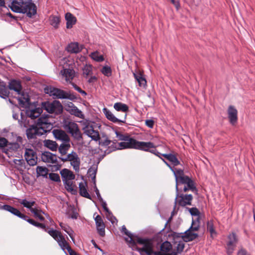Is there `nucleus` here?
Returning <instances> with one entry per match:
<instances>
[{
  "label": "nucleus",
  "instance_id": "4",
  "mask_svg": "<svg viewBox=\"0 0 255 255\" xmlns=\"http://www.w3.org/2000/svg\"><path fill=\"white\" fill-rule=\"evenodd\" d=\"M17 101L19 106L25 109V114L31 119H35L40 115L43 110L42 108L36 107L35 104H31L28 94H22Z\"/></svg>",
  "mask_w": 255,
  "mask_h": 255
},
{
  "label": "nucleus",
  "instance_id": "12",
  "mask_svg": "<svg viewBox=\"0 0 255 255\" xmlns=\"http://www.w3.org/2000/svg\"><path fill=\"white\" fill-rule=\"evenodd\" d=\"M136 149L149 152L155 155H157V153H159V152L155 149V146L154 143L150 141L144 142L137 140Z\"/></svg>",
  "mask_w": 255,
  "mask_h": 255
},
{
  "label": "nucleus",
  "instance_id": "34",
  "mask_svg": "<svg viewBox=\"0 0 255 255\" xmlns=\"http://www.w3.org/2000/svg\"><path fill=\"white\" fill-rule=\"evenodd\" d=\"M65 186V189L69 192H71L72 194H75L77 193V190L75 188L73 184V182L69 180H64L63 181Z\"/></svg>",
  "mask_w": 255,
  "mask_h": 255
},
{
  "label": "nucleus",
  "instance_id": "22",
  "mask_svg": "<svg viewBox=\"0 0 255 255\" xmlns=\"http://www.w3.org/2000/svg\"><path fill=\"white\" fill-rule=\"evenodd\" d=\"M228 118L230 123L234 125L237 122L238 112L237 110L233 106H230L228 110Z\"/></svg>",
  "mask_w": 255,
  "mask_h": 255
},
{
  "label": "nucleus",
  "instance_id": "14",
  "mask_svg": "<svg viewBox=\"0 0 255 255\" xmlns=\"http://www.w3.org/2000/svg\"><path fill=\"white\" fill-rule=\"evenodd\" d=\"M47 232L57 242L59 246L61 249L65 247V245H67V242L60 232L56 230L51 229L50 230L47 231Z\"/></svg>",
  "mask_w": 255,
  "mask_h": 255
},
{
  "label": "nucleus",
  "instance_id": "19",
  "mask_svg": "<svg viewBox=\"0 0 255 255\" xmlns=\"http://www.w3.org/2000/svg\"><path fill=\"white\" fill-rule=\"evenodd\" d=\"M67 108L66 109L67 111L69 112L71 115L81 119L84 118V115L82 111L75 106L73 103L69 102L67 104Z\"/></svg>",
  "mask_w": 255,
  "mask_h": 255
},
{
  "label": "nucleus",
  "instance_id": "46",
  "mask_svg": "<svg viewBox=\"0 0 255 255\" xmlns=\"http://www.w3.org/2000/svg\"><path fill=\"white\" fill-rule=\"evenodd\" d=\"M185 185L190 191L195 194H197L198 190L195 185L194 181L192 179L189 181Z\"/></svg>",
  "mask_w": 255,
  "mask_h": 255
},
{
  "label": "nucleus",
  "instance_id": "5",
  "mask_svg": "<svg viewBox=\"0 0 255 255\" xmlns=\"http://www.w3.org/2000/svg\"><path fill=\"white\" fill-rule=\"evenodd\" d=\"M114 108L117 111L124 112V115L121 117V119H118L109 109L104 108L103 111L107 119L114 123H125L127 116V113L128 111V107L125 104L117 102L114 104Z\"/></svg>",
  "mask_w": 255,
  "mask_h": 255
},
{
  "label": "nucleus",
  "instance_id": "41",
  "mask_svg": "<svg viewBox=\"0 0 255 255\" xmlns=\"http://www.w3.org/2000/svg\"><path fill=\"white\" fill-rule=\"evenodd\" d=\"M127 143L126 148L136 149L137 140L130 137H128L127 140H125Z\"/></svg>",
  "mask_w": 255,
  "mask_h": 255
},
{
  "label": "nucleus",
  "instance_id": "53",
  "mask_svg": "<svg viewBox=\"0 0 255 255\" xmlns=\"http://www.w3.org/2000/svg\"><path fill=\"white\" fill-rule=\"evenodd\" d=\"M192 216H199L200 212L198 209L196 207H193L191 208H186Z\"/></svg>",
  "mask_w": 255,
  "mask_h": 255
},
{
  "label": "nucleus",
  "instance_id": "38",
  "mask_svg": "<svg viewBox=\"0 0 255 255\" xmlns=\"http://www.w3.org/2000/svg\"><path fill=\"white\" fill-rule=\"evenodd\" d=\"M50 24L55 28H58L60 21V16L51 15L49 17Z\"/></svg>",
  "mask_w": 255,
  "mask_h": 255
},
{
  "label": "nucleus",
  "instance_id": "27",
  "mask_svg": "<svg viewBox=\"0 0 255 255\" xmlns=\"http://www.w3.org/2000/svg\"><path fill=\"white\" fill-rule=\"evenodd\" d=\"M65 18L66 20V27L68 29L72 28L77 21L76 17L70 12H67Z\"/></svg>",
  "mask_w": 255,
  "mask_h": 255
},
{
  "label": "nucleus",
  "instance_id": "58",
  "mask_svg": "<svg viewBox=\"0 0 255 255\" xmlns=\"http://www.w3.org/2000/svg\"><path fill=\"white\" fill-rule=\"evenodd\" d=\"M116 134L117 137L118 138V139L119 140H122V141L127 140V139L128 138V137H129L128 135H124V134L119 132L118 131H116Z\"/></svg>",
  "mask_w": 255,
  "mask_h": 255
},
{
  "label": "nucleus",
  "instance_id": "17",
  "mask_svg": "<svg viewBox=\"0 0 255 255\" xmlns=\"http://www.w3.org/2000/svg\"><path fill=\"white\" fill-rule=\"evenodd\" d=\"M8 89L10 90H13L16 92L18 95V98L22 94H27L23 92H21L22 89L21 84L19 81L16 80H11L9 81L8 85Z\"/></svg>",
  "mask_w": 255,
  "mask_h": 255
},
{
  "label": "nucleus",
  "instance_id": "25",
  "mask_svg": "<svg viewBox=\"0 0 255 255\" xmlns=\"http://www.w3.org/2000/svg\"><path fill=\"white\" fill-rule=\"evenodd\" d=\"M60 65L62 66L64 70L67 69L74 68L75 66L73 59L69 58H63L61 60Z\"/></svg>",
  "mask_w": 255,
  "mask_h": 255
},
{
  "label": "nucleus",
  "instance_id": "24",
  "mask_svg": "<svg viewBox=\"0 0 255 255\" xmlns=\"http://www.w3.org/2000/svg\"><path fill=\"white\" fill-rule=\"evenodd\" d=\"M122 232L128 237L129 239H126V241L129 243V245L131 247L134 248V249L135 250L137 247L136 246V243L138 244L137 243V239L136 240V241L132 239L131 234L126 229L125 225H123L122 227Z\"/></svg>",
  "mask_w": 255,
  "mask_h": 255
},
{
  "label": "nucleus",
  "instance_id": "8",
  "mask_svg": "<svg viewBox=\"0 0 255 255\" xmlns=\"http://www.w3.org/2000/svg\"><path fill=\"white\" fill-rule=\"evenodd\" d=\"M193 198L192 194L180 193L179 188L176 187V197L174 201V210L177 205L182 207H185L187 205H191Z\"/></svg>",
  "mask_w": 255,
  "mask_h": 255
},
{
  "label": "nucleus",
  "instance_id": "60",
  "mask_svg": "<svg viewBox=\"0 0 255 255\" xmlns=\"http://www.w3.org/2000/svg\"><path fill=\"white\" fill-rule=\"evenodd\" d=\"M72 85L75 90L77 91L79 93H81L83 96H86L87 95L86 92L85 91L82 90L77 85L75 84L74 83H72Z\"/></svg>",
  "mask_w": 255,
  "mask_h": 255
},
{
  "label": "nucleus",
  "instance_id": "29",
  "mask_svg": "<svg viewBox=\"0 0 255 255\" xmlns=\"http://www.w3.org/2000/svg\"><path fill=\"white\" fill-rule=\"evenodd\" d=\"M73 69L74 68L67 69L65 70L62 69L61 71V74L65 78L67 81H71L75 77V72Z\"/></svg>",
  "mask_w": 255,
  "mask_h": 255
},
{
  "label": "nucleus",
  "instance_id": "9",
  "mask_svg": "<svg viewBox=\"0 0 255 255\" xmlns=\"http://www.w3.org/2000/svg\"><path fill=\"white\" fill-rule=\"evenodd\" d=\"M41 106L42 109H43L50 114H59L63 111L62 105L58 101L44 102L42 103Z\"/></svg>",
  "mask_w": 255,
  "mask_h": 255
},
{
  "label": "nucleus",
  "instance_id": "16",
  "mask_svg": "<svg viewBox=\"0 0 255 255\" xmlns=\"http://www.w3.org/2000/svg\"><path fill=\"white\" fill-rule=\"evenodd\" d=\"M228 241L227 243V253L229 255H231L236 246L237 243V238L236 234L234 233L230 234L228 236Z\"/></svg>",
  "mask_w": 255,
  "mask_h": 255
},
{
  "label": "nucleus",
  "instance_id": "39",
  "mask_svg": "<svg viewBox=\"0 0 255 255\" xmlns=\"http://www.w3.org/2000/svg\"><path fill=\"white\" fill-rule=\"evenodd\" d=\"M36 171L37 176H41L43 177L47 178L48 169L46 167L38 166L36 167Z\"/></svg>",
  "mask_w": 255,
  "mask_h": 255
},
{
  "label": "nucleus",
  "instance_id": "57",
  "mask_svg": "<svg viewBox=\"0 0 255 255\" xmlns=\"http://www.w3.org/2000/svg\"><path fill=\"white\" fill-rule=\"evenodd\" d=\"M83 71L84 75L88 76L92 72V67L86 65L84 67Z\"/></svg>",
  "mask_w": 255,
  "mask_h": 255
},
{
  "label": "nucleus",
  "instance_id": "43",
  "mask_svg": "<svg viewBox=\"0 0 255 255\" xmlns=\"http://www.w3.org/2000/svg\"><path fill=\"white\" fill-rule=\"evenodd\" d=\"M18 202L22 205L24 207L28 209L29 210L32 206L35 204V201H28L26 199H18Z\"/></svg>",
  "mask_w": 255,
  "mask_h": 255
},
{
  "label": "nucleus",
  "instance_id": "13",
  "mask_svg": "<svg viewBox=\"0 0 255 255\" xmlns=\"http://www.w3.org/2000/svg\"><path fill=\"white\" fill-rule=\"evenodd\" d=\"M24 157L30 166H34L37 163L38 158L36 152L32 149L27 148L25 149Z\"/></svg>",
  "mask_w": 255,
  "mask_h": 255
},
{
  "label": "nucleus",
  "instance_id": "15",
  "mask_svg": "<svg viewBox=\"0 0 255 255\" xmlns=\"http://www.w3.org/2000/svg\"><path fill=\"white\" fill-rule=\"evenodd\" d=\"M52 133L54 137L62 142H70V138L66 132L61 129H54Z\"/></svg>",
  "mask_w": 255,
  "mask_h": 255
},
{
  "label": "nucleus",
  "instance_id": "21",
  "mask_svg": "<svg viewBox=\"0 0 255 255\" xmlns=\"http://www.w3.org/2000/svg\"><path fill=\"white\" fill-rule=\"evenodd\" d=\"M2 208L3 210H5L20 219H24L26 218L25 215L21 213L17 209L10 205L6 204L3 205Z\"/></svg>",
  "mask_w": 255,
  "mask_h": 255
},
{
  "label": "nucleus",
  "instance_id": "1",
  "mask_svg": "<svg viewBox=\"0 0 255 255\" xmlns=\"http://www.w3.org/2000/svg\"><path fill=\"white\" fill-rule=\"evenodd\" d=\"M155 240L153 238H137V243L142 247H136L137 251L140 255H177L175 251H172V245L168 241H165L160 245V251H154Z\"/></svg>",
  "mask_w": 255,
  "mask_h": 255
},
{
  "label": "nucleus",
  "instance_id": "56",
  "mask_svg": "<svg viewBox=\"0 0 255 255\" xmlns=\"http://www.w3.org/2000/svg\"><path fill=\"white\" fill-rule=\"evenodd\" d=\"M8 141L7 140L2 137H0V148L2 149L4 148L5 150V148H6L7 145Z\"/></svg>",
  "mask_w": 255,
  "mask_h": 255
},
{
  "label": "nucleus",
  "instance_id": "44",
  "mask_svg": "<svg viewBox=\"0 0 255 255\" xmlns=\"http://www.w3.org/2000/svg\"><path fill=\"white\" fill-rule=\"evenodd\" d=\"M9 92L5 86H3L1 84L0 86V97L3 99H6L8 97Z\"/></svg>",
  "mask_w": 255,
  "mask_h": 255
},
{
  "label": "nucleus",
  "instance_id": "33",
  "mask_svg": "<svg viewBox=\"0 0 255 255\" xmlns=\"http://www.w3.org/2000/svg\"><path fill=\"white\" fill-rule=\"evenodd\" d=\"M98 169L97 165H93L88 170V174L91 178L94 185L96 184V176Z\"/></svg>",
  "mask_w": 255,
  "mask_h": 255
},
{
  "label": "nucleus",
  "instance_id": "63",
  "mask_svg": "<svg viewBox=\"0 0 255 255\" xmlns=\"http://www.w3.org/2000/svg\"><path fill=\"white\" fill-rule=\"evenodd\" d=\"M22 219L27 221L28 223H29V224L32 225L34 226H35L36 224L37 223L36 222H35L34 220H33L32 219H31L29 218L26 215V218H25Z\"/></svg>",
  "mask_w": 255,
  "mask_h": 255
},
{
  "label": "nucleus",
  "instance_id": "20",
  "mask_svg": "<svg viewBox=\"0 0 255 255\" xmlns=\"http://www.w3.org/2000/svg\"><path fill=\"white\" fill-rule=\"evenodd\" d=\"M185 241L182 239V237L181 238H174V241L173 242V247L176 250L175 251L177 253V255L178 254H181L184 248L185 247Z\"/></svg>",
  "mask_w": 255,
  "mask_h": 255
},
{
  "label": "nucleus",
  "instance_id": "40",
  "mask_svg": "<svg viewBox=\"0 0 255 255\" xmlns=\"http://www.w3.org/2000/svg\"><path fill=\"white\" fill-rule=\"evenodd\" d=\"M172 171L173 172L175 178L176 187H178V180L180 176H182L184 175V171L181 169H172Z\"/></svg>",
  "mask_w": 255,
  "mask_h": 255
},
{
  "label": "nucleus",
  "instance_id": "10",
  "mask_svg": "<svg viewBox=\"0 0 255 255\" xmlns=\"http://www.w3.org/2000/svg\"><path fill=\"white\" fill-rule=\"evenodd\" d=\"M58 158L64 162L70 161L71 165L73 166L75 171L78 172L79 171L81 161L76 152L73 151L66 156H59Z\"/></svg>",
  "mask_w": 255,
  "mask_h": 255
},
{
  "label": "nucleus",
  "instance_id": "59",
  "mask_svg": "<svg viewBox=\"0 0 255 255\" xmlns=\"http://www.w3.org/2000/svg\"><path fill=\"white\" fill-rule=\"evenodd\" d=\"M95 221L96 226H100L101 225L104 224L101 217L97 215L95 218Z\"/></svg>",
  "mask_w": 255,
  "mask_h": 255
},
{
  "label": "nucleus",
  "instance_id": "50",
  "mask_svg": "<svg viewBox=\"0 0 255 255\" xmlns=\"http://www.w3.org/2000/svg\"><path fill=\"white\" fill-rule=\"evenodd\" d=\"M49 179L53 181L60 182L61 181L60 176L57 173H50L49 174Z\"/></svg>",
  "mask_w": 255,
  "mask_h": 255
},
{
  "label": "nucleus",
  "instance_id": "32",
  "mask_svg": "<svg viewBox=\"0 0 255 255\" xmlns=\"http://www.w3.org/2000/svg\"><path fill=\"white\" fill-rule=\"evenodd\" d=\"M20 147V145L16 142H8L7 143V146L5 148L4 152L6 153L8 152L16 151Z\"/></svg>",
  "mask_w": 255,
  "mask_h": 255
},
{
  "label": "nucleus",
  "instance_id": "49",
  "mask_svg": "<svg viewBox=\"0 0 255 255\" xmlns=\"http://www.w3.org/2000/svg\"><path fill=\"white\" fill-rule=\"evenodd\" d=\"M168 160L171 162L174 165V166H177L180 164V161L174 154L170 153V156L168 159Z\"/></svg>",
  "mask_w": 255,
  "mask_h": 255
},
{
  "label": "nucleus",
  "instance_id": "6",
  "mask_svg": "<svg viewBox=\"0 0 255 255\" xmlns=\"http://www.w3.org/2000/svg\"><path fill=\"white\" fill-rule=\"evenodd\" d=\"M46 93L50 96L60 99H69L72 101L76 100L77 97L73 94L66 92L62 90L50 87L44 89Z\"/></svg>",
  "mask_w": 255,
  "mask_h": 255
},
{
  "label": "nucleus",
  "instance_id": "64",
  "mask_svg": "<svg viewBox=\"0 0 255 255\" xmlns=\"http://www.w3.org/2000/svg\"><path fill=\"white\" fill-rule=\"evenodd\" d=\"M237 255H250L246 250L242 249L238 251Z\"/></svg>",
  "mask_w": 255,
  "mask_h": 255
},
{
  "label": "nucleus",
  "instance_id": "28",
  "mask_svg": "<svg viewBox=\"0 0 255 255\" xmlns=\"http://www.w3.org/2000/svg\"><path fill=\"white\" fill-rule=\"evenodd\" d=\"M60 174L62 177V181L64 180L71 181L73 180L75 176L73 173L68 169L64 168L60 171Z\"/></svg>",
  "mask_w": 255,
  "mask_h": 255
},
{
  "label": "nucleus",
  "instance_id": "54",
  "mask_svg": "<svg viewBox=\"0 0 255 255\" xmlns=\"http://www.w3.org/2000/svg\"><path fill=\"white\" fill-rule=\"evenodd\" d=\"M97 230L99 234L102 236L104 237L105 235V224L101 225L100 226H96Z\"/></svg>",
  "mask_w": 255,
  "mask_h": 255
},
{
  "label": "nucleus",
  "instance_id": "3",
  "mask_svg": "<svg viewBox=\"0 0 255 255\" xmlns=\"http://www.w3.org/2000/svg\"><path fill=\"white\" fill-rule=\"evenodd\" d=\"M9 6L13 12L26 13L28 17L36 13V6L32 0H13Z\"/></svg>",
  "mask_w": 255,
  "mask_h": 255
},
{
  "label": "nucleus",
  "instance_id": "26",
  "mask_svg": "<svg viewBox=\"0 0 255 255\" xmlns=\"http://www.w3.org/2000/svg\"><path fill=\"white\" fill-rule=\"evenodd\" d=\"M82 49V46H80L78 42H72L68 44L67 51L71 53H78Z\"/></svg>",
  "mask_w": 255,
  "mask_h": 255
},
{
  "label": "nucleus",
  "instance_id": "61",
  "mask_svg": "<svg viewBox=\"0 0 255 255\" xmlns=\"http://www.w3.org/2000/svg\"><path fill=\"white\" fill-rule=\"evenodd\" d=\"M126 145H127L126 141H123V142L118 143V144H117L118 147L115 146V149H126Z\"/></svg>",
  "mask_w": 255,
  "mask_h": 255
},
{
  "label": "nucleus",
  "instance_id": "42",
  "mask_svg": "<svg viewBox=\"0 0 255 255\" xmlns=\"http://www.w3.org/2000/svg\"><path fill=\"white\" fill-rule=\"evenodd\" d=\"M90 57L93 60L97 62H102L104 60L103 56L101 55L98 51L92 52L90 54Z\"/></svg>",
  "mask_w": 255,
  "mask_h": 255
},
{
  "label": "nucleus",
  "instance_id": "7",
  "mask_svg": "<svg viewBox=\"0 0 255 255\" xmlns=\"http://www.w3.org/2000/svg\"><path fill=\"white\" fill-rule=\"evenodd\" d=\"M63 127L74 139L78 141L83 140L82 133L78 124L74 122L65 121L63 123Z\"/></svg>",
  "mask_w": 255,
  "mask_h": 255
},
{
  "label": "nucleus",
  "instance_id": "30",
  "mask_svg": "<svg viewBox=\"0 0 255 255\" xmlns=\"http://www.w3.org/2000/svg\"><path fill=\"white\" fill-rule=\"evenodd\" d=\"M71 147L70 142H62L58 147V149L59 153L61 154V156H66L67 151Z\"/></svg>",
  "mask_w": 255,
  "mask_h": 255
},
{
  "label": "nucleus",
  "instance_id": "2",
  "mask_svg": "<svg viewBox=\"0 0 255 255\" xmlns=\"http://www.w3.org/2000/svg\"><path fill=\"white\" fill-rule=\"evenodd\" d=\"M53 124L47 117H41L37 120L35 125H31L26 130V135L29 139L36 138L49 132L53 128Z\"/></svg>",
  "mask_w": 255,
  "mask_h": 255
},
{
  "label": "nucleus",
  "instance_id": "11",
  "mask_svg": "<svg viewBox=\"0 0 255 255\" xmlns=\"http://www.w3.org/2000/svg\"><path fill=\"white\" fill-rule=\"evenodd\" d=\"M41 160L45 163L55 164L52 168V171L60 169L61 165L57 164V156L56 154L49 151H44L41 154Z\"/></svg>",
  "mask_w": 255,
  "mask_h": 255
},
{
  "label": "nucleus",
  "instance_id": "45",
  "mask_svg": "<svg viewBox=\"0 0 255 255\" xmlns=\"http://www.w3.org/2000/svg\"><path fill=\"white\" fill-rule=\"evenodd\" d=\"M200 227V219L197 218L195 220H192V222L191 227L189 229L193 231H197Z\"/></svg>",
  "mask_w": 255,
  "mask_h": 255
},
{
  "label": "nucleus",
  "instance_id": "55",
  "mask_svg": "<svg viewBox=\"0 0 255 255\" xmlns=\"http://www.w3.org/2000/svg\"><path fill=\"white\" fill-rule=\"evenodd\" d=\"M207 231L210 232L211 236H214L216 234V231L214 228V226L212 222H208Z\"/></svg>",
  "mask_w": 255,
  "mask_h": 255
},
{
  "label": "nucleus",
  "instance_id": "62",
  "mask_svg": "<svg viewBox=\"0 0 255 255\" xmlns=\"http://www.w3.org/2000/svg\"><path fill=\"white\" fill-rule=\"evenodd\" d=\"M94 188H95V191L96 194L97 195V198L98 199V200L100 202H101L102 200H104L103 199L102 197H101L100 192H99L98 189L97 188L96 184L94 185Z\"/></svg>",
  "mask_w": 255,
  "mask_h": 255
},
{
  "label": "nucleus",
  "instance_id": "31",
  "mask_svg": "<svg viewBox=\"0 0 255 255\" xmlns=\"http://www.w3.org/2000/svg\"><path fill=\"white\" fill-rule=\"evenodd\" d=\"M86 183L81 182L79 184L80 195L84 197L91 199V197L87 191Z\"/></svg>",
  "mask_w": 255,
  "mask_h": 255
},
{
  "label": "nucleus",
  "instance_id": "35",
  "mask_svg": "<svg viewBox=\"0 0 255 255\" xmlns=\"http://www.w3.org/2000/svg\"><path fill=\"white\" fill-rule=\"evenodd\" d=\"M133 76L135 80L137 81L140 87H145L146 85V81L145 78L140 73H133Z\"/></svg>",
  "mask_w": 255,
  "mask_h": 255
},
{
  "label": "nucleus",
  "instance_id": "18",
  "mask_svg": "<svg viewBox=\"0 0 255 255\" xmlns=\"http://www.w3.org/2000/svg\"><path fill=\"white\" fill-rule=\"evenodd\" d=\"M84 132L92 139L98 141L100 139V135L97 130H94L92 126L87 125L84 128Z\"/></svg>",
  "mask_w": 255,
  "mask_h": 255
},
{
  "label": "nucleus",
  "instance_id": "36",
  "mask_svg": "<svg viewBox=\"0 0 255 255\" xmlns=\"http://www.w3.org/2000/svg\"><path fill=\"white\" fill-rule=\"evenodd\" d=\"M44 144L45 146L52 151H56L58 148V144L56 141L49 139L45 140Z\"/></svg>",
  "mask_w": 255,
  "mask_h": 255
},
{
  "label": "nucleus",
  "instance_id": "37",
  "mask_svg": "<svg viewBox=\"0 0 255 255\" xmlns=\"http://www.w3.org/2000/svg\"><path fill=\"white\" fill-rule=\"evenodd\" d=\"M59 225L62 229L68 234L72 241L75 243L73 236L74 231L72 230V229L69 226L63 224L62 223H60Z\"/></svg>",
  "mask_w": 255,
  "mask_h": 255
},
{
  "label": "nucleus",
  "instance_id": "48",
  "mask_svg": "<svg viewBox=\"0 0 255 255\" xmlns=\"http://www.w3.org/2000/svg\"><path fill=\"white\" fill-rule=\"evenodd\" d=\"M107 219L110 221L112 224H114L115 222L117 223L118 220L113 215L112 213L109 210L106 212V214Z\"/></svg>",
  "mask_w": 255,
  "mask_h": 255
},
{
  "label": "nucleus",
  "instance_id": "23",
  "mask_svg": "<svg viewBox=\"0 0 255 255\" xmlns=\"http://www.w3.org/2000/svg\"><path fill=\"white\" fill-rule=\"evenodd\" d=\"M181 237L184 241L188 242L196 239L198 237V234L196 233V231H193L188 229L184 232V235H182Z\"/></svg>",
  "mask_w": 255,
  "mask_h": 255
},
{
  "label": "nucleus",
  "instance_id": "47",
  "mask_svg": "<svg viewBox=\"0 0 255 255\" xmlns=\"http://www.w3.org/2000/svg\"><path fill=\"white\" fill-rule=\"evenodd\" d=\"M101 72L107 77H109L112 75V69L108 66H104L101 70Z\"/></svg>",
  "mask_w": 255,
  "mask_h": 255
},
{
  "label": "nucleus",
  "instance_id": "52",
  "mask_svg": "<svg viewBox=\"0 0 255 255\" xmlns=\"http://www.w3.org/2000/svg\"><path fill=\"white\" fill-rule=\"evenodd\" d=\"M61 249L65 252V254H66L65 250H67L69 255H78L74 251H73L71 248L68 243H67V245H65V247Z\"/></svg>",
  "mask_w": 255,
  "mask_h": 255
},
{
  "label": "nucleus",
  "instance_id": "51",
  "mask_svg": "<svg viewBox=\"0 0 255 255\" xmlns=\"http://www.w3.org/2000/svg\"><path fill=\"white\" fill-rule=\"evenodd\" d=\"M191 179L188 176L183 175L182 176H180L179 178V180H178V185L179 184H186L189 181H190Z\"/></svg>",
  "mask_w": 255,
  "mask_h": 255
}]
</instances>
